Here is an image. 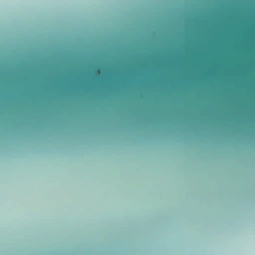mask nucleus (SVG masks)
Segmentation results:
<instances>
[{
  "mask_svg": "<svg viewBox=\"0 0 255 255\" xmlns=\"http://www.w3.org/2000/svg\"><path fill=\"white\" fill-rule=\"evenodd\" d=\"M92 90L93 96L94 97L95 90H96V65L94 63L92 67Z\"/></svg>",
  "mask_w": 255,
  "mask_h": 255,
  "instance_id": "nucleus-1",
  "label": "nucleus"
},
{
  "mask_svg": "<svg viewBox=\"0 0 255 255\" xmlns=\"http://www.w3.org/2000/svg\"><path fill=\"white\" fill-rule=\"evenodd\" d=\"M96 72H97V75H98V73L99 72V70L98 69H97Z\"/></svg>",
  "mask_w": 255,
  "mask_h": 255,
  "instance_id": "nucleus-2",
  "label": "nucleus"
}]
</instances>
